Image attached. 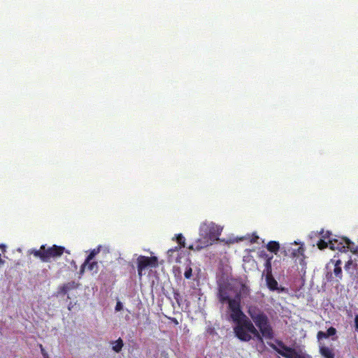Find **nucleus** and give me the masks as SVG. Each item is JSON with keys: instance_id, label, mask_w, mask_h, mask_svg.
<instances>
[{"instance_id": "obj_11", "label": "nucleus", "mask_w": 358, "mask_h": 358, "mask_svg": "<svg viewBox=\"0 0 358 358\" xmlns=\"http://www.w3.org/2000/svg\"><path fill=\"white\" fill-rule=\"evenodd\" d=\"M266 285L269 289L272 291L278 290V282L275 280V279L273 277L271 273H267L266 277Z\"/></svg>"}, {"instance_id": "obj_2", "label": "nucleus", "mask_w": 358, "mask_h": 358, "mask_svg": "<svg viewBox=\"0 0 358 358\" xmlns=\"http://www.w3.org/2000/svg\"><path fill=\"white\" fill-rule=\"evenodd\" d=\"M222 227L213 222H206L201 224L199 228V238L194 243L189 246V249L199 251L215 241L219 240Z\"/></svg>"}, {"instance_id": "obj_4", "label": "nucleus", "mask_w": 358, "mask_h": 358, "mask_svg": "<svg viewBox=\"0 0 358 358\" xmlns=\"http://www.w3.org/2000/svg\"><path fill=\"white\" fill-rule=\"evenodd\" d=\"M218 291H248L241 278H234L230 273L221 271L217 275Z\"/></svg>"}, {"instance_id": "obj_5", "label": "nucleus", "mask_w": 358, "mask_h": 358, "mask_svg": "<svg viewBox=\"0 0 358 358\" xmlns=\"http://www.w3.org/2000/svg\"><path fill=\"white\" fill-rule=\"evenodd\" d=\"M248 313L257 327L262 340L263 338L271 339L273 337V329L267 316L264 313L252 306L249 307Z\"/></svg>"}, {"instance_id": "obj_23", "label": "nucleus", "mask_w": 358, "mask_h": 358, "mask_svg": "<svg viewBox=\"0 0 358 358\" xmlns=\"http://www.w3.org/2000/svg\"><path fill=\"white\" fill-rule=\"evenodd\" d=\"M336 329L334 328V327H330L327 331V334L328 335V337L330 336H333L336 334Z\"/></svg>"}, {"instance_id": "obj_6", "label": "nucleus", "mask_w": 358, "mask_h": 358, "mask_svg": "<svg viewBox=\"0 0 358 358\" xmlns=\"http://www.w3.org/2000/svg\"><path fill=\"white\" fill-rule=\"evenodd\" d=\"M64 251L65 248L63 246L53 245L46 248L45 245H42L39 250H33L30 253L35 257L39 258L43 262H49L51 258L61 257Z\"/></svg>"}, {"instance_id": "obj_26", "label": "nucleus", "mask_w": 358, "mask_h": 358, "mask_svg": "<svg viewBox=\"0 0 358 358\" xmlns=\"http://www.w3.org/2000/svg\"><path fill=\"white\" fill-rule=\"evenodd\" d=\"M352 264V261L351 259L348 260L345 265V269L348 270L350 266Z\"/></svg>"}, {"instance_id": "obj_24", "label": "nucleus", "mask_w": 358, "mask_h": 358, "mask_svg": "<svg viewBox=\"0 0 358 358\" xmlns=\"http://www.w3.org/2000/svg\"><path fill=\"white\" fill-rule=\"evenodd\" d=\"M123 308L122 303L120 301H117L116 306H115V310L116 311H120Z\"/></svg>"}, {"instance_id": "obj_15", "label": "nucleus", "mask_w": 358, "mask_h": 358, "mask_svg": "<svg viewBox=\"0 0 358 358\" xmlns=\"http://www.w3.org/2000/svg\"><path fill=\"white\" fill-rule=\"evenodd\" d=\"M110 344L112 347L113 350L117 353L120 352L122 350L124 345L123 341L120 338L116 341H111Z\"/></svg>"}, {"instance_id": "obj_14", "label": "nucleus", "mask_w": 358, "mask_h": 358, "mask_svg": "<svg viewBox=\"0 0 358 358\" xmlns=\"http://www.w3.org/2000/svg\"><path fill=\"white\" fill-rule=\"evenodd\" d=\"M266 249L275 255H277L278 252L280 250V243L275 241H271L266 245Z\"/></svg>"}, {"instance_id": "obj_19", "label": "nucleus", "mask_w": 358, "mask_h": 358, "mask_svg": "<svg viewBox=\"0 0 358 358\" xmlns=\"http://www.w3.org/2000/svg\"><path fill=\"white\" fill-rule=\"evenodd\" d=\"M176 241L179 244V248H184L185 246V238L181 234L176 236Z\"/></svg>"}, {"instance_id": "obj_16", "label": "nucleus", "mask_w": 358, "mask_h": 358, "mask_svg": "<svg viewBox=\"0 0 358 358\" xmlns=\"http://www.w3.org/2000/svg\"><path fill=\"white\" fill-rule=\"evenodd\" d=\"M343 241L345 242V248L349 249L353 253H357V245H356L353 242L350 241V240L348 238H345Z\"/></svg>"}, {"instance_id": "obj_29", "label": "nucleus", "mask_w": 358, "mask_h": 358, "mask_svg": "<svg viewBox=\"0 0 358 358\" xmlns=\"http://www.w3.org/2000/svg\"><path fill=\"white\" fill-rule=\"evenodd\" d=\"M0 249H1L3 252H4L6 250V245L3 244H0Z\"/></svg>"}, {"instance_id": "obj_9", "label": "nucleus", "mask_w": 358, "mask_h": 358, "mask_svg": "<svg viewBox=\"0 0 358 358\" xmlns=\"http://www.w3.org/2000/svg\"><path fill=\"white\" fill-rule=\"evenodd\" d=\"M85 269L90 271L92 274L97 273L99 271L98 262L94 260H91L89 263L86 264L85 261L80 267V273H83Z\"/></svg>"}, {"instance_id": "obj_13", "label": "nucleus", "mask_w": 358, "mask_h": 358, "mask_svg": "<svg viewBox=\"0 0 358 358\" xmlns=\"http://www.w3.org/2000/svg\"><path fill=\"white\" fill-rule=\"evenodd\" d=\"M320 352L324 358H334L333 350L321 344L320 345Z\"/></svg>"}, {"instance_id": "obj_32", "label": "nucleus", "mask_w": 358, "mask_h": 358, "mask_svg": "<svg viewBox=\"0 0 358 358\" xmlns=\"http://www.w3.org/2000/svg\"><path fill=\"white\" fill-rule=\"evenodd\" d=\"M281 292H283V291H285L284 288H281L280 289Z\"/></svg>"}, {"instance_id": "obj_18", "label": "nucleus", "mask_w": 358, "mask_h": 358, "mask_svg": "<svg viewBox=\"0 0 358 358\" xmlns=\"http://www.w3.org/2000/svg\"><path fill=\"white\" fill-rule=\"evenodd\" d=\"M99 251H100L99 248L94 249V250H91L90 254L85 259V264H87L91 260H94V258L99 252Z\"/></svg>"}, {"instance_id": "obj_30", "label": "nucleus", "mask_w": 358, "mask_h": 358, "mask_svg": "<svg viewBox=\"0 0 358 358\" xmlns=\"http://www.w3.org/2000/svg\"><path fill=\"white\" fill-rule=\"evenodd\" d=\"M329 234H330L329 231H327L326 234L322 236L324 238H329Z\"/></svg>"}, {"instance_id": "obj_17", "label": "nucleus", "mask_w": 358, "mask_h": 358, "mask_svg": "<svg viewBox=\"0 0 358 358\" xmlns=\"http://www.w3.org/2000/svg\"><path fill=\"white\" fill-rule=\"evenodd\" d=\"M78 286L79 285L75 282H68L64 285L62 291L66 292L69 291L70 289H77L79 288Z\"/></svg>"}, {"instance_id": "obj_31", "label": "nucleus", "mask_w": 358, "mask_h": 358, "mask_svg": "<svg viewBox=\"0 0 358 358\" xmlns=\"http://www.w3.org/2000/svg\"><path fill=\"white\" fill-rule=\"evenodd\" d=\"M71 308H72V306H71V304H69V307H68L69 310H71Z\"/></svg>"}, {"instance_id": "obj_21", "label": "nucleus", "mask_w": 358, "mask_h": 358, "mask_svg": "<svg viewBox=\"0 0 358 358\" xmlns=\"http://www.w3.org/2000/svg\"><path fill=\"white\" fill-rule=\"evenodd\" d=\"M192 273V270L190 267H188L186 268L184 275L187 279H189L191 278Z\"/></svg>"}, {"instance_id": "obj_8", "label": "nucleus", "mask_w": 358, "mask_h": 358, "mask_svg": "<svg viewBox=\"0 0 358 358\" xmlns=\"http://www.w3.org/2000/svg\"><path fill=\"white\" fill-rule=\"evenodd\" d=\"M279 355L285 358H310V357L302 352L296 351L294 349L286 347L285 345H280L276 349Z\"/></svg>"}, {"instance_id": "obj_22", "label": "nucleus", "mask_w": 358, "mask_h": 358, "mask_svg": "<svg viewBox=\"0 0 358 358\" xmlns=\"http://www.w3.org/2000/svg\"><path fill=\"white\" fill-rule=\"evenodd\" d=\"M328 337V335L327 334V333L325 332H323V331H319L317 333V338L319 340L320 339H322V338H326Z\"/></svg>"}, {"instance_id": "obj_27", "label": "nucleus", "mask_w": 358, "mask_h": 358, "mask_svg": "<svg viewBox=\"0 0 358 358\" xmlns=\"http://www.w3.org/2000/svg\"><path fill=\"white\" fill-rule=\"evenodd\" d=\"M179 249H180V248H179V247H176L175 248L169 249V250H168V252H169V253H172V252H175V251L178 250Z\"/></svg>"}, {"instance_id": "obj_10", "label": "nucleus", "mask_w": 358, "mask_h": 358, "mask_svg": "<svg viewBox=\"0 0 358 358\" xmlns=\"http://www.w3.org/2000/svg\"><path fill=\"white\" fill-rule=\"evenodd\" d=\"M342 238L341 241H338L337 239L329 240V247L330 249L334 250H338L339 251H345V242Z\"/></svg>"}, {"instance_id": "obj_1", "label": "nucleus", "mask_w": 358, "mask_h": 358, "mask_svg": "<svg viewBox=\"0 0 358 358\" xmlns=\"http://www.w3.org/2000/svg\"><path fill=\"white\" fill-rule=\"evenodd\" d=\"M229 292H220L219 299L222 303L229 306L230 317L235 323L234 331L236 336L242 341L257 339L262 342V336L251 320L240 308L241 294L236 293L234 297Z\"/></svg>"}, {"instance_id": "obj_28", "label": "nucleus", "mask_w": 358, "mask_h": 358, "mask_svg": "<svg viewBox=\"0 0 358 358\" xmlns=\"http://www.w3.org/2000/svg\"><path fill=\"white\" fill-rule=\"evenodd\" d=\"M355 323L356 329H358V315L355 317Z\"/></svg>"}, {"instance_id": "obj_25", "label": "nucleus", "mask_w": 358, "mask_h": 358, "mask_svg": "<svg viewBox=\"0 0 358 358\" xmlns=\"http://www.w3.org/2000/svg\"><path fill=\"white\" fill-rule=\"evenodd\" d=\"M271 259H272V257H270L266 260V266L267 271H268L271 268Z\"/></svg>"}, {"instance_id": "obj_3", "label": "nucleus", "mask_w": 358, "mask_h": 358, "mask_svg": "<svg viewBox=\"0 0 358 358\" xmlns=\"http://www.w3.org/2000/svg\"><path fill=\"white\" fill-rule=\"evenodd\" d=\"M282 250L285 252V255H288V253H290L293 257L300 258V264H301V271L299 272V277H297L294 279L293 282L294 289L295 291H306V289H312V287H309L306 285V263L304 261V248L303 245L298 247L296 249H292L290 248L285 249V247H282Z\"/></svg>"}, {"instance_id": "obj_20", "label": "nucleus", "mask_w": 358, "mask_h": 358, "mask_svg": "<svg viewBox=\"0 0 358 358\" xmlns=\"http://www.w3.org/2000/svg\"><path fill=\"white\" fill-rule=\"evenodd\" d=\"M317 245L319 249L323 250V249L327 248L329 246V243H327V241H325L323 239H320L317 243Z\"/></svg>"}, {"instance_id": "obj_7", "label": "nucleus", "mask_w": 358, "mask_h": 358, "mask_svg": "<svg viewBox=\"0 0 358 358\" xmlns=\"http://www.w3.org/2000/svg\"><path fill=\"white\" fill-rule=\"evenodd\" d=\"M138 275L139 278L146 273L148 269L158 266V259L155 256L147 257L140 255L136 259Z\"/></svg>"}, {"instance_id": "obj_12", "label": "nucleus", "mask_w": 358, "mask_h": 358, "mask_svg": "<svg viewBox=\"0 0 358 358\" xmlns=\"http://www.w3.org/2000/svg\"><path fill=\"white\" fill-rule=\"evenodd\" d=\"M332 262L334 263V275L337 280H341L342 278L341 260H332Z\"/></svg>"}]
</instances>
